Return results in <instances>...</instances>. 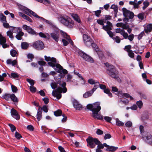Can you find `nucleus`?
<instances>
[{
    "label": "nucleus",
    "instance_id": "obj_2",
    "mask_svg": "<svg viewBox=\"0 0 152 152\" xmlns=\"http://www.w3.org/2000/svg\"><path fill=\"white\" fill-rule=\"evenodd\" d=\"M99 102H97L93 104H88L86 107L87 109L92 111V113L91 116L94 118L97 119L103 120V116L98 113L101 109Z\"/></svg>",
    "mask_w": 152,
    "mask_h": 152
},
{
    "label": "nucleus",
    "instance_id": "obj_23",
    "mask_svg": "<svg viewBox=\"0 0 152 152\" xmlns=\"http://www.w3.org/2000/svg\"><path fill=\"white\" fill-rule=\"evenodd\" d=\"M12 28V32L15 33H18L20 32V31H22L21 28L18 27H11Z\"/></svg>",
    "mask_w": 152,
    "mask_h": 152
},
{
    "label": "nucleus",
    "instance_id": "obj_42",
    "mask_svg": "<svg viewBox=\"0 0 152 152\" xmlns=\"http://www.w3.org/2000/svg\"><path fill=\"white\" fill-rule=\"evenodd\" d=\"M95 85L93 89L91 90L92 91L94 92L96 91V90L99 87V83L96 81V83L95 84Z\"/></svg>",
    "mask_w": 152,
    "mask_h": 152
},
{
    "label": "nucleus",
    "instance_id": "obj_9",
    "mask_svg": "<svg viewBox=\"0 0 152 152\" xmlns=\"http://www.w3.org/2000/svg\"><path fill=\"white\" fill-rule=\"evenodd\" d=\"M83 39L84 42L86 46L89 47L91 45L93 40L89 36L84 34L83 35Z\"/></svg>",
    "mask_w": 152,
    "mask_h": 152
},
{
    "label": "nucleus",
    "instance_id": "obj_39",
    "mask_svg": "<svg viewBox=\"0 0 152 152\" xmlns=\"http://www.w3.org/2000/svg\"><path fill=\"white\" fill-rule=\"evenodd\" d=\"M113 36L112 37H110L111 38H112L113 40H114L117 43H119L120 42V39L119 37L116 36L115 37H113Z\"/></svg>",
    "mask_w": 152,
    "mask_h": 152
},
{
    "label": "nucleus",
    "instance_id": "obj_58",
    "mask_svg": "<svg viewBox=\"0 0 152 152\" xmlns=\"http://www.w3.org/2000/svg\"><path fill=\"white\" fill-rule=\"evenodd\" d=\"M10 75L11 77L13 78L18 77L19 76L17 73H12Z\"/></svg>",
    "mask_w": 152,
    "mask_h": 152
},
{
    "label": "nucleus",
    "instance_id": "obj_19",
    "mask_svg": "<svg viewBox=\"0 0 152 152\" xmlns=\"http://www.w3.org/2000/svg\"><path fill=\"white\" fill-rule=\"evenodd\" d=\"M91 45L92 47L94 48L96 52H97V53L99 56H103V54L102 52L101 51H99V49L96 48L97 45L92 40V43Z\"/></svg>",
    "mask_w": 152,
    "mask_h": 152
},
{
    "label": "nucleus",
    "instance_id": "obj_41",
    "mask_svg": "<svg viewBox=\"0 0 152 152\" xmlns=\"http://www.w3.org/2000/svg\"><path fill=\"white\" fill-rule=\"evenodd\" d=\"M62 112L61 110H58L56 111H54V115L56 116H60L62 114Z\"/></svg>",
    "mask_w": 152,
    "mask_h": 152
},
{
    "label": "nucleus",
    "instance_id": "obj_45",
    "mask_svg": "<svg viewBox=\"0 0 152 152\" xmlns=\"http://www.w3.org/2000/svg\"><path fill=\"white\" fill-rule=\"evenodd\" d=\"M27 31L29 34H36V32L34 30L30 27H29Z\"/></svg>",
    "mask_w": 152,
    "mask_h": 152
},
{
    "label": "nucleus",
    "instance_id": "obj_33",
    "mask_svg": "<svg viewBox=\"0 0 152 152\" xmlns=\"http://www.w3.org/2000/svg\"><path fill=\"white\" fill-rule=\"evenodd\" d=\"M116 124L117 126H124V123L120 121L118 118L115 119Z\"/></svg>",
    "mask_w": 152,
    "mask_h": 152
},
{
    "label": "nucleus",
    "instance_id": "obj_12",
    "mask_svg": "<svg viewBox=\"0 0 152 152\" xmlns=\"http://www.w3.org/2000/svg\"><path fill=\"white\" fill-rule=\"evenodd\" d=\"M107 73L113 78L118 74V72L116 69H114L113 70H107Z\"/></svg>",
    "mask_w": 152,
    "mask_h": 152
},
{
    "label": "nucleus",
    "instance_id": "obj_54",
    "mask_svg": "<svg viewBox=\"0 0 152 152\" xmlns=\"http://www.w3.org/2000/svg\"><path fill=\"white\" fill-rule=\"evenodd\" d=\"M129 56L131 58H134V54L132 50L129 51L128 52Z\"/></svg>",
    "mask_w": 152,
    "mask_h": 152
},
{
    "label": "nucleus",
    "instance_id": "obj_26",
    "mask_svg": "<svg viewBox=\"0 0 152 152\" xmlns=\"http://www.w3.org/2000/svg\"><path fill=\"white\" fill-rule=\"evenodd\" d=\"M152 30V24H150L147 26L144 29L146 33L151 32Z\"/></svg>",
    "mask_w": 152,
    "mask_h": 152
},
{
    "label": "nucleus",
    "instance_id": "obj_60",
    "mask_svg": "<svg viewBox=\"0 0 152 152\" xmlns=\"http://www.w3.org/2000/svg\"><path fill=\"white\" fill-rule=\"evenodd\" d=\"M112 90L113 91L118 92V94L120 93V91H118V89L115 86H113L112 87Z\"/></svg>",
    "mask_w": 152,
    "mask_h": 152
},
{
    "label": "nucleus",
    "instance_id": "obj_55",
    "mask_svg": "<svg viewBox=\"0 0 152 152\" xmlns=\"http://www.w3.org/2000/svg\"><path fill=\"white\" fill-rule=\"evenodd\" d=\"M88 83L90 84L93 85L96 83V82L92 79H90L88 80Z\"/></svg>",
    "mask_w": 152,
    "mask_h": 152
},
{
    "label": "nucleus",
    "instance_id": "obj_43",
    "mask_svg": "<svg viewBox=\"0 0 152 152\" xmlns=\"http://www.w3.org/2000/svg\"><path fill=\"white\" fill-rule=\"evenodd\" d=\"M10 53L11 56L13 57L16 56L17 55V53L16 51L13 49L10 50Z\"/></svg>",
    "mask_w": 152,
    "mask_h": 152
},
{
    "label": "nucleus",
    "instance_id": "obj_31",
    "mask_svg": "<svg viewBox=\"0 0 152 152\" xmlns=\"http://www.w3.org/2000/svg\"><path fill=\"white\" fill-rule=\"evenodd\" d=\"M39 34L40 37L45 38H48L49 39L50 38V36L48 33H46V35L42 32H40L39 33Z\"/></svg>",
    "mask_w": 152,
    "mask_h": 152
},
{
    "label": "nucleus",
    "instance_id": "obj_64",
    "mask_svg": "<svg viewBox=\"0 0 152 152\" xmlns=\"http://www.w3.org/2000/svg\"><path fill=\"white\" fill-rule=\"evenodd\" d=\"M9 125L10 127L11 130L12 132H14L16 128L13 125L11 124H9Z\"/></svg>",
    "mask_w": 152,
    "mask_h": 152
},
{
    "label": "nucleus",
    "instance_id": "obj_53",
    "mask_svg": "<svg viewBox=\"0 0 152 152\" xmlns=\"http://www.w3.org/2000/svg\"><path fill=\"white\" fill-rule=\"evenodd\" d=\"M30 91L32 93H34L36 91V88L33 86L29 87Z\"/></svg>",
    "mask_w": 152,
    "mask_h": 152
},
{
    "label": "nucleus",
    "instance_id": "obj_30",
    "mask_svg": "<svg viewBox=\"0 0 152 152\" xmlns=\"http://www.w3.org/2000/svg\"><path fill=\"white\" fill-rule=\"evenodd\" d=\"M10 99L14 102H18V99L14 94H11Z\"/></svg>",
    "mask_w": 152,
    "mask_h": 152
},
{
    "label": "nucleus",
    "instance_id": "obj_14",
    "mask_svg": "<svg viewBox=\"0 0 152 152\" xmlns=\"http://www.w3.org/2000/svg\"><path fill=\"white\" fill-rule=\"evenodd\" d=\"M11 113L12 116L16 120H18L20 119V117L19 115H18L17 111L14 109L12 108L11 109Z\"/></svg>",
    "mask_w": 152,
    "mask_h": 152
},
{
    "label": "nucleus",
    "instance_id": "obj_20",
    "mask_svg": "<svg viewBox=\"0 0 152 152\" xmlns=\"http://www.w3.org/2000/svg\"><path fill=\"white\" fill-rule=\"evenodd\" d=\"M70 15L75 20L79 23H81L80 20L77 14L75 13H71Z\"/></svg>",
    "mask_w": 152,
    "mask_h": 152
},
{
    "label": "nucleus",
    "instance_id": "obj_35",
    "mask_svg": "<svg viewBox=\"0 0 152 152\" xmlns=\"http://www.w3.org/2000/svg\"><path fill=\"white\" fill-rule=\"evenodd\" d=\"M28 46L29 44L26 42H23L21 44V48L23 49H27Z\"/></svg>",
    "mask_w": 152,
    "mask_h": 152
},
{
    "label": "nucleus",
    "instance_id": "obj_56",
    "mask_svg": "<svg viewBox=\"0 0 152 152\" xmlns=\"http://www.w3.org/2000/svg\"><path fill=\"white\" fill-rule=\"evenodd\" d=\"M31 11V10L27 8L25 9L24 10V13L28 15H30Z\"/></svg>",
    "mask_w": 152,
    "mask_h": 152
},
{
    "label": "nucleus",
    "instance_id": "obj_21",
    "mask_svg": "<svg viewBox=\"0 0 152 152\" xmlns=\"http://www.w3.org/2000/svg\"><path fill=\"white\" fill-rule=\"evenodd\" d=\"M18 14L19 16L27 20L30 22H32V19L28 16L25 15V14H24L20 12H18Z\"/></svg>",
    "mask_w": 152,
    "mask_h": 152
},
{
    "label": "nucleus",
    "instance_id": "obj_36",
    "mask_svg": "<svg viewBox=\"0 0 152 152\" xmlns=\"http://www.w3.org/2000/svg\"><path fill=\"white\" fill-rule=\"evenodd\" d=\"M134 36V35L133 34H131L129 36L128 34H127V36H126V37L125 38H124L125 39H128L130 41H132L133 40Z\"/></svg>",
    "mask_w": 152,
    "mask_h": 152
},
{
    "label": "nucleus",
    "instance_id": "obj_46",
    "mask_svg": "<svg viewBox=\"0 0 152 152\" xmlns=\"http://www.w3.org/2000/svg\"><path fill=\"white\" fill-rule=\"evenodd\" d=\"M136 104L140 109L141 108L143 105V103L141 100L137 101L136 102Z\"/></svg>",
    "mask_w": 152,
    "mask_h": 152
},
{
    "label": "nucleus",
    "instance_id": "obj_25",
    "mask_svg": "<svg viewBox=\"0 0 152 152\" xmlns=\"http://www.w3.org/2000/svg\"><path fill=\"white\" fill-rule=\"evenodd\" d=\"M83 58L85 61L90 62L92 63L94 62V60L92 58L86 54H85Z\"/></svg>",
    "mask_w": 152,
    "mask_h": 152
},
{
    "label": "nucleus",
    "instance_id": "obj_32",
    "mask_svg": "<svg viewBox=\"0 0 152 152\" xmlns=\"http://www.w3.org/2000/svg\"><path fill=\"white\" fill-rule=\"evenodd\" d=\"M105 64L106 66L108 67V69L107 70H107L110 69L111 70H113L114 69H116L112 65H110L108 63H105Z\"/></svg>",
    "mask_w": 152,
    "mask_h": 152
},
{
    "label": "nucleus",
    "instance_id": "obj_49",
    "mask_svg": "<svg viewBox=\"0 0 152 152\" xmlns=\"http://www.w3.org/2000/svg\"><path fill=\"white\" fill-rule=\"evenodd\" d=\"M132 48V46L130 45L126 46L124 48V50L126 51L127 52H129V51H131L130 50Z\"/></svg>",
    "mask_w": 152,
    "mask_h": 152
},
{
    "label": "nucleus",
    "instance_id": "obj_63",
    "mask_svg": "<svg viewBox=\"0 0 152 152\" xmlns=\"http://www.w3.org/2000/svg\"><path fill=\"white\" fill-rule=\"evenodd\" d=\"M3 23V25L4 27L6 28H9L10 27H11V26H10L9 25L8 23H7V22H4Z\"/></svg>",
    "mask_w": 152,
    "mask_h": 152
},
{
    "label": "nucleus",
    "instance_id": "obj_52",
    "mask_svg": "<svg viewBox=\"0 0 152 152\" xmlns=\"http://www.w3.org/2000/svg\"><path fill=\"white\" fill-rule=\"evenodd\" d=\"M31 14L32 15H33L34 17L37 18H39L40 19V18H41V17H40L36 13L34 12L32 10L31 11V13H30V14Z\"/></svg>",
    "mask_w": 152,
    "mask_h": 152
},
{
    "label": "nucleus",
    "instance_id": "obj_11",
    "mask_svg": "<svg viewBox=\"0 0 152 152\" xmlns=\"http://www.w3.org/2000/svg\"><path fill=\"white\" fill-rule=\"evenodd\" d=\"M50 35L51 38L56 42H58L59 40L60 36L59 33L58 31H55L51 33Z\"/></svg>",
    "mask_w": 152,
    "mask_h": 152
},
{
    "label": "nucleus",
    "instance_id": "obj_24",
    "mask_svg": "<svg viewBox=\"0 0 152 152\" xmlns=\"http://www.w3.org/2000/svg\"><path fill=\"white\" fill-rule=\"evenodd\" d=\"M105 144H107L106 143H104L103 144H102L99 140H98V141H97L96 143V145H98L97 148L100 149L103 148L104 147H105Z\"/></svg>",
    "mask_w": 152,
    "mask_h": 152
},
{
    "label": "nucleus",
    "instance_id": "obj_22",
    "mask_svg": "<svg viewBox=\"0 0 152 152\" xmlns=\"http://www.w3.org/2000/svg\"><path fill=\"white\" fill-rule=\"evenodd\" d=\"M7 63L8 64H12L14 66L17 64V61L16 60H14L12 61L11 59H8L6 61Z\"/></svg>",
    "mask_w": 152,
    "mask_h": 152
},
{
    "label": "nucleus",
    "instance_id": "obj_29",
    "mask_svg": "<svg viewBox=\"0 0 152 152\" xmlns=\"http://www.w3.org/2000/svg\"><path fill=\"white\" fill-rule=\"evenodd\" d=\"M93 92L91 90L85 93L83 95V96L85 98H87L91 96L93 93Z\"/></svg>",
    "mask_w": 152,
    "mask_h": 152
},
{
    "label": "nucleus",
    "instance_id": "obj_6",
    "mask_svg": "<svg viewBox=\"0 0 152 152\" xmlns=\"http://www.w3.org/2000/svg\"><path fill=\"white\" fill-rule=\"evenodd\" d=\"M122 11L123 12V14L124 16L125 17H128L129 19H132L134 17V13L128 10L125 8H123L122 9ZM128 20L127 18H125L124 19V20Z\"/></svg>",
    "mask_w": 152,
    "mask_h": 152
},
{
    "label": "nucleus",
    "instance_id": "obj_57",
    "mask_svg": "<svg viewBox=\"0 0 152 152\" xmlns=\"http://www.w3.org/2000/svg\"><path fill=\"white\" fill-rule=\"evenodd\" d=\"M15 136L18 139H20L22 137V136L18 132H16L15 133Z\"/></svg>",
    "mask_w": 152,
    "mask_h": 152
},
{
    "label": "nucleus",
    "instance_id": "obj_48",
    "mask_svg": "<svg viewBox=\"0 0 152 152\" xmlns=\"http://www.w3.org/2000/svg\"><path fill=\"white\" fill-rule=\"evenodd\" d=\"M125 125L127 127H130L132 126V124L131 121H128L125 123Z\"/></svg>",
    "mask_w": 152,
    "mask_h": 152
},
{
    "label": "nucleus",
    "instance_id": "obj_34",
    "mask_svg": "<svg viewBox=\"0 0 152 152\" xmlns=\"http://www.w3.org/2000/svg\"><path fill=\"white\" fill-rule=\"evenodd\" d=\"M6 42V39L5 38V40L4 41L3 40H1L0 41V45H2V47L3 48H7L9 46L7 45V44L5 43Z\"/></svg>",
    "mask_w": 152,
    "mask_h": 152
},
{
    "label": "nucleus",
    "instance_id": "obj_18",
    "mask_svg": "<svg viewBox=\"0 0 152 152\" xmlns=\"http://www.w3.org/2000/svg\"><path fill=\"white\" fill-rule=\"evenodd\" d=\"M42 107L39 106L37 110V115H36L38 121H39L42 118Z\"/></svg>",
    "mask_w": 152,
    "mask_h": 152
},
{
    "label": "nucleus",
    "instance_id": "obj_28",
    "mask_svg": "<svg viewBox=\"0 0 152 152\" xmlns=\"http://www.w3.org/2000/svg\"><path fill=\"white\" fill-rule=\"evenodd\" d=\"M110 8L114 10L115 16L116 17V15H117L118 12V6L116 5L113 4L111 6Z\"/></svg>",
    "mask_w": 152,
    "mask_h": 152
},
{
    "label": "nucleus",
    "instance_id": "obj_37",
    "mask_svg": "<svg viewBox=\"0 0 152 152\" xmlns=\"http://www.w3.org/2000/svg\"><path fill=\"white\" fill-rule=\"evenodd\" d=\"M0 21L2 22H7L6 17L3 14H0Z\"/></svg>",
    "mask_w": 152,
    "mask_h": 152
},
{
    "label": "nucleus",
    "instance_id": "obj_10",
    "mask_svg": "<svg viewBox=\"0 0 152 152\" xmlns=\"http://www.w3.org/2000/svg\"><path fill=\"white\" fill-rule=\"evenodd\" d=\"M33 47L37 50H42L44 48L43 43L39 41L34 42L33 44Z\"/></svg>",
    "mask_w": 152,
    "mask_h": 152
},
{
    "label": "nucleus",
    "instance_id": "obj_40",
    "mask_svg": "<svg viewBox=\"0 0 152 152\" xmlns=\"http://www.w3.org/2000/svg\"><path fill=\"white\" fill-rule=\"evenodd\" d=\"M2 96L3 99L8 101L9 100L10 98L11 94H6Z\"/></svg>",
    "mask_w": 152,
    "mask_h": 152
},
{
    "label": "nucleus",
    "instance_id": "obj_3",
    "mask_svg": "<svg viewBox=\"0 0 152 152\" xmlns=\"http://www.w3.org/2000/svg\"><path fill=\"white\" fill-rule=\"evenodd\" d=\"M57 83L60 86H61L63 88L60 87H58L56 90L53 91L52 94L53 96L56 97L57 99H59L61 97V94L62 92L66 93L67 91V89L66 87V83L65 82H63L62 83L61 81H59L57 82Z\"/></svg>",
    "mask_w": 152,
    "mask_h": 152
},
{
    "label": "nucleus",
    "instance_id": "obj_5",
    "mask_svg": "<svg viewBox=\"0 0 152 152\" xmlns=\"http://www.w3.org/2000/svg\"><path fill=\"white\" fill-rule=\"evenodd\" d=\"M142 138L146 143L152 145V136L150 133L146 132L142 133Z\"/></svg>",
    "mask_w": 152,
    "mask_h": 152
},
{
    "label": "nucleus",
    "instance_id": "obj_59",
    "mask_svg": "<svg viewBox=\"0 0 152 152\" xmlns=\"http://www.w3.org/2000/svg\"><path fill=\"white\" fill-rule=\"evenodd\" d=\"M95 15L98 17H99L101 12V11L100 10H97L96 11H94Z\"/></svg>",
    "mask_w": 152,
    "mask_h": 152
},
{
    "label": "nucleus",
    "instance_id": "obj_16",
    "mask_svg": "<svg viewBox=\"0 0 152 152\" xmlns=\"http://www.w3.org/2000/svg\"><path fill=\"white\" fill-rule=\"evenodd\" d=\"M105 147L107 148L106 150L107 151L113 152L118 148L117 147L110 146L107 144H105Z\"/></svg>",
    "mask_w": 152,
    "mask_h": 152
},
{
    "label": "nucleus",
    "instance_id": "obj_27",
    "mask_svg": "<svg viewBox=\"0 0 152 152\" xmlns=\"http://www.w3.org/2000/svg\"><path fill=\"white\" fill-rule=\"evenodd\" d=\"M24 35V33L22 31L18 33L15 36V37L18 40H20L22 39V37Z\"/></svg>",
    "mask_w": 152,
    "mask_h": 152
},
{
    "label": "nucleus",
    "instance_id": "obj_51",
    "mask_svg": "<svg viewBox=\"0 0 152 152\" xmlns=\"http://www.w3.org/2000/svg\"><path fill=\"white\" fill-rule=\"evenodd\" d=\"M145 14L144 13H142L139 14L138 15L137 17L139 18L141 20H143L144 18Z\"/></svg>",
    "mask_w": 152,
    "mask_h": 152
},
{
    "label": "nucleus",
    "instance_id": "obj_38",
    "mask_svg": "<svg viewBox=\"0 0 152 152\" xmlns=\"http://www.w3.org/2000/svg\"><path fill=\"white\" fill-rule=\"evenodd\" d=\"M40 3H42L45 4H47L50 3V2L49 0H35Z\"/></svg>",
    "mask_w": 152,
    "mask_h": 152
},
{
    "label": "nucleus",
    "instance_id": "obj_1",
    "mask_svg": "<svg viewBox=\"0 0 152 152\" xmlns=\"http://www.w3.org/2000/svg\"><path fill=\"white\" fill-rule=\"evenodd\" d=\"M45 60L47 61H50L48 62V64L49 65L53 68L56 67L58 68L57 69L54 68V69L58 72L60 73L59 76L61 79L62 77H64V75L62 74L61 73H63L64 75L66 74L67 73V71L65 69H63V67L59 64H56V59L55 58H51L50 57H47L46 56H44Z\"/></svg>",
    "mask_w": 152,
    "mask_h": 152
},
{
    "label": "nucleus",
    "instance_id": "obj_15",
    "mask_svg": "<svg viewBox=\"0 0 152 152\" xmlns=\"http://www.w3.org/2000/svg\"><path fill=\"white\" fill-rule=\"evenodd\" d=\"M115 32L117 33H120L124 37H126L127 36V33L125 32L124 30L122 28H117L115 29Z\"/></svg>",
    "mask_w": 152,
    "mask_h": 152
},
{
    "label": "nucleus",
    "instance_id": "obj_7",
    "mask_svg": "<svg viewBox=\"0 0 152 152\" xmlns=\"http://www.w3.org/2000/svg\"><path fill=\"white\" fill-rule=\"evenodd\" d=\"M98 140L96 138H94L92 137H89L86 139V141L88 143V146L91 148H94L95 146L97 141Z\"/></svg>",
    "mask_w": 152,
    "mask_h": 152
},
{
    "label": "nucleus",
    "instance_id": "obj_17",
    "mask_svg": "<svg viewBox=\"0 0 152 152\" xmlns=\"http://www.w3.org/2000/svg\"><path fill=\"white\" fill-rule=\"evenodd\" d=\"M61 35L64 38H66L67 40L69 41V42L72 45H73V42L71 39L67 35V34L64 32L63 31H61Z\"/></svg>",
    "mask_w": 152,
    "mask_h": 152
},
{
    "label": "nucleus",
    "instance_id": "obj_44",
    "mask_svg": "<svg viewBox=\"0 0 152 152\" xmlns=\"http://www.w3.org/2000/svg\"><path fill=\"white\" fill-rule=\"evenodd\" d=\"M7 35L9 37L12 39L14 38L13 35V32L11 31H9L7 32Z\"/></svg>",
    "mask_w": 152,
    "mask_h": 152
},
{
    "label": "nucleus",
    "instance_id": "obj_62",
    "mask_svg": "<svg viewBox=\"0 0 152 152\" xmlns=\"http://www.w3.org/2000/svg\"><path fill=\"white\" fill-rule=\"evenodd\" d=\"M27 57L28 59H31V61L32 59L34 58V55L32 54L31 53H29L27 54Z\"/></svg>",
    "mask_w": 152,
    "mask_h": 152
},
{
    "label": "nucleus",
    "instance_id": "obj_50",
    "mask_svg": "<svg viewBox=\"0 0 152 152\" xmlns=\"http://www.w3.org/2000/svg\"><path fill=\"white\" fill-rule=\"evenodd\" d=\"M42 110H43L45 113L48 112V106L46 105H43L42 107Z\"/></svg>",
    "mask_w": 152,
    "mask_h": 152
},
{
    "label": "nucleus",
    "instance_id": "obj_8",
    "mask_svg": "<svg viewBox=\"0 0 152 152\" xmlns=\"http://www.w3.org/2000/svg\"><path fill=\"white\" fill-rule=\"evenodd\" d=\"M107 25L106 26L104 25L103 26L102 28L107 31V33L110 37H112L113 33L110 31V30L112 29V25L110 22L109 21L107 22Z\"/></svg>",
    "mask_w": 152,
    "mask_h": 152
},
{
    "label": "nucleus",
    "instance_id": "obj_61",
    "mask_svg": "<svg viewBox=\"0 0 152 152\" xmlns=\"http://www.w3.org/2000/svg\"><path fill=\"white\" fill-rule=\"evenodd\" d=\"M26 80L30 83L31 86H33L34 85V83L33 80L29 79H27Z\"/></svg>",
    "mask_w": 152,
    "mask_h": 152
},
{
    "label": "nucleus",
    "instance_id": "obj_13",
    "mask_svg": "<svg viewBox=\"0 0 152 152\" xmlns=\"http://www.w3.org/2000/svg\"><path fill=\"white\" fill-rule=\"evenodd\" d=\"M73 105L74 108L77 110H81L83 108L82 105L80 104L76 100H74L73 101Z\"/></svg>",
    "mask_w": 152,
    "mask_h": 152
},
{
    "label": "nucleus",
    "instance_id": "obj_47",
    "mask_svg": "<svg viewBox=\"0 0 152 152\" xmlns=\"http://www.w3.org/2000/svg\"><path fill=\"white\" fill-rule=\"evenodd\" d=\"M12 90L13 92L16 93L17 92L18 89L15 86L12 85L11 86Z\"/></svg>",
    "mask_w": 152,
    "mask_h": 152
},
{
    "label": "nucleus",
    "instance_id": "obj_4",
    "mask_svg": "<svg viewBox=\"0 0 152 152\" xmlns=\"http://www.w3.org/2000/svg\"><path fill=\"white\" fill-rule=\"evenodd\" d=\"M59 21L64 25L69 28H72L74 26L73 21L67 16H63L59 18Z\"/></svg>",
    "mask_w": 152,
    "mask_h": 152
}]
</instances>
